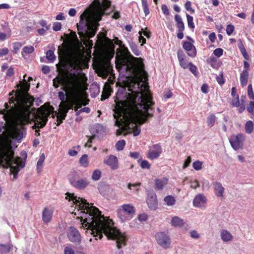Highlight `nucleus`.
<instances>
[{"mask_svg":"<svg viewBox=\"0 0 254 254\" xmlns=\"http://www.w3.org/2000/svg\"><path fill=\"white\" fill-rule=\"evenodd\" d=\"M133 83V85L131 83L128 86V90L131 94H128L127 97L124 96L123 100L122 94H117L114 118L116 119L115 126H123V130L131 131L136 136L140 132V129L137 127V123L143 124L148 118L153 116V114L149 113L148 111L153 110L152 107L155 103L152 101L153 97L150 91L142 93L137 99L140 102L137 103L136 100L140 83L135 82Z\"/></svg>","mask_w":254,"mask_h":254,"instance_id":"nucleus-1","label":"nucleus"},{"mask_svg":"<svg viewBox=\"0 0 254 254\" xmlns=\"http://www.w3.org/2000/svg\"><path fill=\"white\" fill-rule=\"evenodd\" d=\"M66 195V198L68 196L69 200H73L78 209L81 210L83 215L81 218L83 220L82 227L87 229H90V233L95 237V240H97V237L101 239L103 234H104L108 239L116 240L118 249H120L126 245L127 236L114 227V222L112 219L102 215L97 207L93 206L92 203L87 202L84 198H77L73 194L69 192H67Z\"/></svg>","mask_w":254,"mask_h":254,"instance_id":"nucleus-2","label":"nucleus"},{"mask_svg":"<svg viewBox=\"0 0 254 254\" xmlns=\"http://www.w3.org/2000/svg\"><path fill=\"white\" fill-rule=\"evenodd\" d=\"M26 74L23 76V80L17 85L18 88L16 91L12 90L9 93L8 106L10 118L15 116L17 123L21 125L27 123L30 114V108L33 104L34 99L29 98L26 95L30 88V84L25 80Z\"/></svg>","mask_w":254,"mask_h":254,"instance_id":"nucleus-3","label":"nucleus"},{"mask_svg":"<svg viewBox=\"0 0 254 254\" xmlns=\"http://www.w3.org/2000/svg\"><path fill=\"white\" fill-rule=\"evenodd\" d=\"M53 86L57 88L61 84L64 91H59V99L61 101L60 108H66L72 102L75 103L78 96L82 92V83L75 72L65 71L61 76H57L53 80Z\"/></svg>","mask_w":254,"mask_h":254,"instance_id":"nucleus-4","label":"nucleus"},{"mask_svg":"<svg viewBox=\"0 0 254 254\" xmlns=\"http://www.w3.org/2000/svg\"><path fill=\"white\" fill-rule=\"evenodd\" d=\"M101 3L99 0H94L80 16H120V12L116 10L109 0H103Z\"/></svg>","mask_w":254,"mask_h":254,"instance_id":"nucleus-5","label":"nucleus"},{"mask_svg":"<svg viewBox=\"0 0 254 254\" xmlns=\"http://www.w3.org/2000/svg\"><path fill=\"white\" fill-rule=\"evenodd\" d=\"M80 21L77 23L78 34L80 36L86 34L89 38L93 37L96 34L99 26V22L102 17H80Z\"/></svg>","mask_w":254,"mask_h":254,"instance_id":"nucleus-6","label":"nucleus"},{"mask_svg":"<svg viewBox=\"0 0 254 254\" xmlns=\"http://www.w3.org/2000/svg\"><path fill=\"white\" fill-rule=\"evenodd\" d=\"M57 114V112L54 111V107L50 106L49 103H45L37 110L35 115V127L43 128L46 125L50 115H52V117L54 118Z\"/></svg>","mask_w":254,"mask_h":254,"instance_id":"nucleus-7","label":"nucleus"},{"mask_svg":"<svg viewBox=\"0 0 254 254\" xmlns=\"http://www.w3.org/2000/svg\"><path fill=\"white\" fill-rule=\"evenodd\" d=\"M4 107L5 109L1 111V112L4 115L5 120L10 122L12 124L13 129L11 131L10 136L12 139L19 140L23 137V132L21 130L17 128V127L19 126L21 127H23L25 125L28 124L30 122V116H29V119L27 123H25L24 125H21L17 123L15 116H13L12 117L10 118V117L9 116V106L7 103H5ZM29 115H30V114Z\"/></svg>","mask_w":254,"mask_h":254,"instance_id":"nucleus-8","label":"nucleus"},{"mask_svg":"<svg viewBox=\"0 0 254 254\" xmlns=\"http://www.w3.org/2000/svg\"><path fill=\"white\" fill-rule=\"evenodd\" d=\"M131 56L130 53L128 49L125 47V45L122 47L117 50V55L116 57V66L127 65L129 62V58Z\"/></svg>","mask_w":254,"mask_h":254,"instance_id":"nucleus-9","label":"nucleus"},{"mask_svg":"<svg viewBox=\"0 0 254 254\" xmlns=\"http://www.w3.org/2000/svg\"><path fill=\"white\" fill-rule=\"evenodd\" d=\"M76 101L75 103L73 102L69 104V105L66 107L65 109V113H68L69 110H74L76 112L75 115L78 116L82 112L81 109L78 110L81 108L82 106H86L88 104L89 100L84 99L83 94V91L76 98Z\"/></svg>","mask_w":254,"mask_h":254,"instance_id":"nucleus-10","label":"nucleus"},{"mask_svg":"<svg viewBox=\"0 0 254 254\" xmlns=\"http://www.w3.org/2000/svg\"><path fill=\"white\" fill-rule=\"evenodd\" d=\"M9 166L10 173L13 175V180L17 178V175L20 171V168H22L25 166V162L22 161L20 157H14L13 155V158L10 163Z\"/></svg>","mask_w":254,"mask_h":254,"instance_id":"nucleus-11","label":"nucleus"},{"mask_svg":"<svg viewBox=\"0 0 254 254\" xmlns=\"http://www.w3.org/2000/svg\"><path fill=\"white\" fill-rule=\"evenodd\" d=\"M244 140V137L243 135L241 133H238L237 135H233L231 136L230 143L234 150H238L243 148Z\"/></svg>","mask_w":254,"mask_h":254,"instance_id":"nucleus-12","label":"nucleus"},{"mask_svg":"<svg viewBox=\"0 0 254 254\" xmlns=\"http://www.w3.org/2000/svg\"><path fill=\"white\" fill-rule=\"evenodd\" d=\"M69 240L76 245H79L81 242V237L79 231L73 227H70L67 234Z\"/></svg>","mask_w":254,"mask_h":254,"instance_id":"nucleus-13","label":"nucleus"},{"mask_svg":"<svg viewBox=\"0 0 254 254\" xmlns=\"http://www.w3.org/2000/svg\"><path fill=\"white\" fill-rule=\"evenodd\" d=\"M155 239L158 244L164 248H168L170 245V239L164 232L156 233Z\"/></svg>","mask_w":254,"mask_h":254,"instance_id":"nucleus-14","label":"nucleus"},{"mask_svg":"<svg viewBox=\"0 0 254 254\" xmlns=\"http://www.w3.org/2000/svg\"><path fill=\"white\" fill-rule=\"evenodd\" d=\"M162 152V148L159 144H156L150 147L147 157L148 159L153 160L160 156Z\"/></svg>","mask_w":254,"mask_h":254,"instance_id":"nucleus-15","label":"nucleus"},{"mask_svg":"<svg viewBox=\"0 0 254 254\" xmlns=\"http://www.w3.org/2000/svg\"><path fill=\"white\" fill-rule=\"evenodd\" d=\"M146 201L149 208L155 210L157 208L158 204L157 196L153 190L148 191Z\"/></svg>","mask_w":254,"mask_h":254,"instance_id":"nucleus-16","label":"nucleus"},{"mask_svg":"<svg viewBox=\"0 0 254 254\" xmlns=\"http://www.w3.org/2000/svg\"><path fill=\"white\" fill-rule=\"evenodd\" d=\"M207 198L203 193H199L195 196L193 200V205L195 207H205L207 203Z\"/></svg>","mask_w":254,"mask_h":254,"instance_id":"nucleus-17","label":"nucleus"},{"mask_svg":"<svg viewBox=\"0 0 254 254\" xmlns=\"http://www.w3.org/2000/svg\"><path fill=\"white\" fill-rule=\"evenodd\" d=\"M183 48L187 52L189 56L193 58L196 55V50L195 46L190 42H183Z\"/></svg>","mask_w":254,"mask_h":254,"instance_id":"nucleus-18","label":"nucleus"},{"mask_svg":"<svg viewBox=\"0 0 254 254\" xmlns=\"http://www.w3.org/2000/svg\"><path fill=\"white\" fill-rule=\"evenodd\" d=\"M104 164L110 166L112 170H117L119 168L118 158L113 155L107 157L104 161Z\"/></svg>","mask_w":254,"mask_h":254,"instance_id":"nucleus-19","label":"nucleus"},{"mask_svg":"<svg viewBox=\"0 0 254 254\" xmlns=\"http://www.w3.org/2000/svg\"><path fill=\"white\" fill-rule=\"evenodd\" d=\"M175 21L177 22L176 27L178 29L177 36L178 39H182L184 38L183 31L185 30V25L182 21L181 17H175Z\"/></svg>","mask_w":254,"mask_h":254,"instance_id":"nucleus-20","label":"nucleus"},{"mask_svg":"<svg viewBox=\"0 0 254 254\" xmlns=\"http://www.w3.org/2000/svg\"><path fill=\"white\" fill-rule=\"evenodd\" d=\"M70 183L74 188L78 190H83L89 185L90 182L87 179L85 178L71 181Z\"/></svg>","mask_w":254,"mask_h":254,"instance_id":"nucleus-21","label":"nucleus"},{"mask_svg":"<svg viewBox=\"0 0 254 254\" xmlns=\"http://www.w3.org/2000/svg\"><path fill=\"white\" fill-rule=\"evenodd\" d=\"M53 210L48 207H45L42 211V218L44 223H49L53 217Z\"/></svg>","mask_w":254,"mask_h":254,"instance_id":"nucleus-22","label":"nucleus"},{"mask_svg":"<svg viewBox=\"0 0 254 254\" xmlns=\"http://www.w3.org/2000/svg\"><path fill=\"white\" fill-rule=\"evenodd\" d=\"M168 179L163 177L162 179H156L154 180V189L156 190H162L168 183Z\"/></svg>","mask_w":254,"mask_h":254,"instance_id":"nucleus-23","label":"nucleus"},{"mask_svg":"<svg viewBox=\"0 0 254 254\" xmlns=\"http://www.w3.org/2000/svg\"><path fill=\"white\" fill-rule=\"evenodd\" d=\"M177 56L180 66L184 69L188 68L190 63H188L186 60V56L183 52L181 50H179L177 52Z\"/></svg>","mask_w":254,"mask_h":254,"instance_id":"nucleus-24","label":"nucleus"},{"mask_svg":"<svg viewBox=\"0 0 254 254\" xmlns=\"http://www.w3.org/2000/svg\"><path fill=\"white\" fill-rule=\"evenodd\" d=\"M112 92H113V89L110 84L105 83L101 96V100L104 101L108 99L111 95Z\"/></svg>","mask_w":254,"mask_h":254,"instance_id":"nucleus-25","label":"nucleus"},{"mask_svg":"<svg viewBox=\"0 0 254 254\" xmlns=\"http://www.w3.org/2000/svg\"><path fill=\"white\" fill-rule=\"evenodd\" d=\"M214 193L216 196L223 197L224 196L225 189L223 187L222 184L218 182H215L213 183Z\"/></svg>","mask_w":254,"mask_h":254,"instance_id":"nucleus-26","label":"nucleus"},{"mask_svg":"<svg viewBox=\"0 0 254 254\" xmlns=\"http://www.w3.org/2000/svg\"><path fill=\"white\" fill-rule=\"evenodd\" d=\"M220 236L222 240L224 242H229L232 241L233 239V235L226 230H221L220 231Z\"/></svg>","mask_w":254,"mask_h":254,"instance_id":"nucleus-27","label":"nucleus"},{"mask_svg":"<svg viewBox=\"0 0 254 254\" xmlns=\"http://www.w3.org/2000/svg\"><path fill=\"white\" fill-rule=\"evenodd\" d=\"M65 109L66 108H60L59 112L57 115V126H60L66 117L67 113L65 112Z\"/></svg>","mask_w":254,"mask_h":254,"instance_id":"nucleus-28","label":"nucleus"},{"mask_svg":"<svg viewBox=\"0 0 254 254\" xmlns=\"http://www.w3.org/2000/svg\"><path fill=\"white\" fill-rule=\"evenodd\" d=\"M249 77V72L247 70H243L240 74V83L242 86L244 87L246 86L248 83Z\"/></svg>","mask_w":254,"mask_h":254,"instance_id":"nucleus-29","label":"nucleus"},{"mask_svg":"<svg viewBox=\"0 0 254 254\" xmlns=\"http://www.w3.org/2000/svg\"><path fill=\"white\" fill-rule=\"evenodd\" d=\"M123 210L126 214L130 215L131 217L135 213V209L134 207L129 204H125L122 205Z\"/></svg>","mask_w":254,"mask_h":254,"instance_id":"nucleus-30","label":"nucleus"},{"mask_svg":"<svg viewBox=\"0 0 254 254\" xmlns=\"http://www.w3.org/2000/svg\"><path fill=\"white\" fill-rule=\"evenodd\" d=\"M171 224L175 227H181L184 225V222L182 219L178 216H174L171 220Z\"/></svg>","mask_w":254,"mask_h":254,"instance_id":"nucleus-31","label":"nucleus"},{"mask_svg":"<svg viewBox=\"0 0 254 254\" xmlns=\"http://www.w3.org/2000/svg\"><path fill=\"white\" fill-rule=\"evenodd\" d=\"M238 47L241 53L243 55L244 59L247 60H249V56L247 52V51L245 48V46L243 43L242 41L239 40V43L238 44Z\"/></svg>","mask_w":254,"mask_h":254,"instance_id":"nucleus-32","label":"nucleus"},{"mask_svg":"<svg viewBox=\"0 0 254 254\" xmlns=\"http://www.w3.org/2000/svg\"><path fill=\"white\" fill-rule=\"evenodd\" d=\"M12 249V245L11 244H0V254H5L8 253Z\"/></svg>","mask_w":254,"mask_h":254,"instance_id":"nucleus-33","label":"nucleus"},{"mask_svg":"<svg viewBox=\"0 0 254 254\" xmlns=\"http://www.w3.org/2000/svg\"><path fill=\"white\" fill-rule=\"evenodd\" d=\"M79 163L81 166L84 168H86L89 165V161L88 159V155L87 154H83L80 158L79 160Z\"/></svg>","mask_w":254,"mask_h":254,"instance_id":"nucleus-34","label":"nucleus"},{"mask_svg":"<svg viewBox=\"0 0 254 254\" xmlns=\"http://www.w3.org/2000/svg\"><path fill=\"white\" fill-rule=\"evenodd\" d=\"M216 120V117L215 115L213 114H210L207 118L206 123L207 126L210 127H212L214 125Z\"/></svg>","mask_w":254,"mask_h":254,"instance_id":"nucleus-35","label":"nucleus"},{"mask_svg":"<svg viewBox=\"0 0 254 254\" xmlns=\"http://www.w3.org/2000/svg\"><path fill=\"white\" fill-rule=\"evenodd\" d=\"M164 200L168 206H173L176 202L175 197L171 195L165 196L164 198Z\"/></svg>","mask_w":254,"mask_h":254,"instance_id":"nucleus-36","label":"nucleus"},{"mask_svg":"<svg viewBox=\"0 0 254 254\" xmlns=\"http://www.w3.org/2000/svg\"><path fill=\"white\" fill-rule=\"evenodd\" d=\"M245 129L247 133H251L254 129V123L252 121L247 122L245 126Z\"/></svg>","mask_w":254,"mask_h":254,"instance_id":"nucleus-37","label":"nucleus"},{"mask_svg":"<svg viewBox=\"0 0 254 254\" xmlns=\"http://www.w3.org/2000/svg\"><path fill=\"white\" fill-rule=\"evenodd\" d=\"M101 174L102 173L101 171L98 169H96L93 171L91 178L93 181H98L101 177Z\"/></svg>","mask_w":254,"mask_h":254,"instance_id":"nucleus-38","label":"nucleus"},{"mask_svg":"<svg viewBox=\"0 0 254 254\" xmlns=\"http://www.w3.org/2000/svg\"><path fill=\"white\" fill-rule=\"evenodd\" d=\"M46 58L51 62H53L56 60V56L54 51L51 50H48L46 53Z\"/></svg>","mask_w":254,"mask_h":254,"instance_id":"nucleus-39","label":"nucleus"},{"mask_svg":"<svg viewBox=\"0 0 254 254\" xmlns=\"http://www.w3.org/2000/svg\"><path fill=\"white\" fill-rule=\"evenodd\" d=\"M240 99L239 95L236 96L235 97H233L231 101V105L234 107L238 108L240 106Z\"/></svg>","mask_w":254,"mask_h":254,"instance_id":"nucleus-40","label":"nucleus"},{"mask_svg":"<svg viewBox=\"0 0 254 254\" xmlns=\"http://www.w3.org/2000/svg\"><path fill=\"white\" fill-rule=\"evenodd\" d=\"M126 145V141L124 140H120L118 141L116 144V149L118 151H121L124 149Z\"/></svg>","mask_w":254,"mask_h":254,"instance_id":"nucleus-41","label":"nucleus"},{"mask_svg":"<svg viewBox=\"0 0 254 254\" xmlns=\"http://www.w3.org/2000/svg\"><path fill=\"white\" fill-rule=\"evenodd\" d=\"M140 161H141L140 165L142 169H149L150 168L151 164L147 160H141V159H139L138 160V162H139Z\"/></svg>","mask_w":254,"mask_h":254,"instance_id":"nucleus-42","label":"nucleus"},{"mask_svg":"<svg viewBox=\"0 0 254 254\" xmlns=\"http://www.w3.org/2000/svg\"><path fill=\"white\" fill-rule=\"evenodd\" d=\"M23 44L21 42H16L13 43L12 52L16 54L22 46Z\"/></svg>","mask_w":254,"mask_h":254,"instance_id":"nucleus-43","label":"nucleus"},{"mask_svg":"<svg viewBox=\"0 0 254 254\" xmlns=\"http://www.w3.org/2000/svg\"><path fill=\"white\" fill-rule=\"evenodd\" d=\"M142 6L145 16L149 14V10L147 5V0H141Z\"/></svg>","mask_w":254,"mask_h":254,"instance_id":"nucleus-44","label":"nucleus"},{"mask_svg":"<svg viewBox=\"0 0 254 254\" xmlns=\"http://www.w3.org/2000/svg\"><path fill=\"white\" fill-rule=\"evenodd\" d=\"M34 48L32 46H25L23 48L22 52L26 54H30L34 52ZM22 55H23V53H22Z\"/></svg>","mask_w":254,"mask_h":254,"instance_id":"nucleus-45","label":"nucleus"},{"mask_svg":"<svg viewBox=\"0 0 254 254\" xmlns=\"http://www.w3.org/2000/svg\"><path fill=\"white\" fill-rule=\"evenodd\" d=\"M248 96L250 99L254 100V93L252 84H249L248 87Z\"/></svg>","mask_w":254,"mask_h":254,"instance_id":"nucleus-46","label":"nucleus"},{"mask_svg":"<svg viewBox=\"0 0 254 254\" xmlns=\"http://www.w3.org/2000/svg\"><path fill=\"white\" fill-rule=\"evenodd\" d=\"M248 112L251 115L254 114V101H250L249 106L247 107Z\"/></svg>","mask_w":254,"mask_h":254,"instance_id":"nucleus-47","label":"nucleus"},{"mask_svg":"<svg viewBox=\"0 0 254 254\" xmlns=\"http://www.w3.org/2000/svg\"><path fill=\"white\" fill-rule=\"evenodd\" d=\"M202 163L199 161H196L192 164V166L195 170H200L202 169Z\"/></svg>","mask_w":254,"mask_h":254,"instance_id":"nucleus-48","label":"nucleus"},{"mask_svg":"<svg viewBox=\"0 0 254 254\" xmlns=\"http://www.w3.org/2000/svg\"><path fill=\"white\" fill-rule=\"evenodd\" d=\"M45 155L43 153L40 157L37 163V168L38 170L40 167H41L43 165V163L45 160Z\"/></svg>","mask_w":254,"mask_h":254,"instance_id":"nucleus-49","label":"nucleus"},{"mask_svg":"<svg viewBox=\"0 0 254 254\" xmlns=\"http://www.w3.org/2000/svg\"><path fill=\"white\" fill-rule=\"evenodd\" d=\"M234 29H235L234 26L233 25H231V24L228 25L227 26V27L226 29L227 34L229 36L231 35L232 34V33L234 32Z\"/></svg>","mask_w":254,"mask_h":254,"instance_id":"nucleus-50","label":"nucleus"},{"mask_svg":"<svg viewBox=\"0 0 254 254\" xmlns=\"http://www.w3.org/2000/svg\"><path fill=\"white\" fill-rule=\"evenodd\" d=\"M223 53V50L222 49L218 48L214 50L213 52V54L215 56L217 57L218 58L221 57Z\"/></svg>","mask_w":254,"mask_h":254,"instance_id":"nucleus-51","label":"nucleus"},{"mask_svg":"<svg viewBox=\"0 0 254 254\" xmlns=\"http://www.w3.org/2000/svg\"><path fill=\"white\" fill-rule=\"evenodd\" d=\"M142 31H143V29H141V31H140L139 32V38H138L139 42L140 43H141V46H142L143 44H145L146 41V39L142 36Z\"/></svg>","mask_w":254,"mask_h":254,"instance_id":"nucleus-52","label":"nucleus"},{"mask_svg":"<svg viewBox=\"0 0 254 254\" xmlns=\"http://www.w3.org/2000/svg\"><path fill=\"white\" fill-rule=\"evenodd\" d=\"M189 67L190 70L194 75H196V69H197L196 66L195 65H193L191 63H190Z\"/></svg>","mask_w":254,"mask_h":254,"instance_id":"nucleus-53","label":"nucleus"},{"mask_svg":"<svg viewBox=\"0 0 254 254\" xmlns=\"http://www.w3.org/2000/svg\"><path fill=\"white\" fill-rule=\"evenodd\" d=\"M148 218V215L145 213L140 214L138 216V219L141 222L146 221Z\"/></svg>","mask_w":254,"mask_h":254,"instance_id":"nucleus-54","label":"nucleus"},{"mask_svg":"<svg viewBox=\"0 0 254 254\" xmlns=\"http://www.w3.org/2000/svg\"><path fill=\"white\" fill-rule=\"evenodd\" d=\"M62 28V24L60 22H55L53 24V30L58 31L61 30Z\"/></svg>","mask_w":254,"mask_h":254,"instance_id":"nucleus-55","label":"nucleus"},{"mask_svg":"<svg viewBox=\"0 0 254 254\" xmlns=\"http://www.w3.org/2000/svg\"><path fill=\"white\" fill-rule=\"evenodd\" d=\"M191 2L189 1H187L185 4V8L187 10L190 11L191 13H192L194 10L192 9Z\"/></svg>","mask_w":254,"mask_h":254,"instance_id":"nucleus-56","label":"nucleus"},{"mask_svg":"<svg viewBox=\"0 0 254 254\" xmlns=\"http://www.w3.org/2000/svg\"><path fill=\"white\" fill-rule=\"evenodd\" d=\"M188 26L191 28H194V24L193 22V17H187Z\"/></svg>","mask_w":254,"mask_h":254,"instance_id":"nucleus-57","label":"nucleus"},{"mask_svg":"<svg viewBox=\"0 0 254 254\" xmlns=\"http://www.w3.org/2000/svg\"><path fill=\"white\" fill-rule=\"evenodd\" d=\"M64 254H75L74 251L69 247H66L64 250Z\"/></svg>","mask_w":254,"mask_h":254,"instance_id":"nucleus-58","label":"nucleus"},{"mask_svg":"<svg viewBox=\"0 0 254 254\" xmlns=\"http://www.w3.org/2000/svg\"><path fill=\"white\" fill-rule=\"evenodd\" d=\"M190 237L194 239H198L200 237L199 234L194 230L191 231L190 232Z\"/></svg>","mask_w":254,"mask_h":254,"instance_id":"nucleus-59","label":"nucleus"},{"mask_svg":"<svg viewBox=\"0 0 254 254\" xmlns=\"http://www.w3.org/2000/svg\"><path fill=\"white\" fill-rule=\"evenodd\" d=\"M161 9H162V12L164 15H169V10L168 7L167 6V5H166L165 4L162 5V7H161Z\"/></svg>","mask_w":254,"mask_h":254,"instance_id":"nucleus-60","label":"nucleus"},{"mask_svg":"<svg viewBox=\"0 0 254 254\" xmlns=\"http://www.w3.org/2000/svg\"><path fill=\"white\" fill-rule=\"evenodd\" d=\"M191 162V157L190 156H188L186 160L185 161V163L183 165V168H187L190 164Z\"/></svg>","mask_w":254,"mask_h":254,"instance_id":"nucleus-61","label":"nucleus"},{"mask_svg":"<svg viewBox=\"0 0 254 254\" xmlns=\"http://www.w3.org/2000/svg\"><path fill=\"white\" fill-rule=\"evenodd\" d=\"M8 52V49L6 48L0 49V57L6 55Z\"/></svg>","mask_w":254,"mask_h":254,"instance_id":"nucleus-62","label":"nucleus"},{"mask_svg":"<svg viewBox=\"0 0 254 254\" xmlns=\"http://www.w3.org/2000/svg\"><path fill=\"white\" fill-rule=\"evenodd\" d=\"M216 80L220 85H222L225 82V80L222 75L217 76L216 77Z\"/></svg>","mask_w":254,"mask_h":254,"instance_id":"nucleus-63","label":"nucleus"},{"mask_svg":"<svg viewBox=\"0 0 254 254\" xmlns=\"http://www.w3.org/2000/svg\"><path fill=\"white\" fill-rule=\"evenodd\" d=\"M50 71V67L48 65H43L42 67V71L45 74H47L49 73Z\"/></svg>","mask_w":254,"mask_h":254,"instance_id":"nucleus-64","label":"nucleus"}]
</instances>
